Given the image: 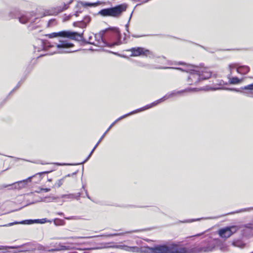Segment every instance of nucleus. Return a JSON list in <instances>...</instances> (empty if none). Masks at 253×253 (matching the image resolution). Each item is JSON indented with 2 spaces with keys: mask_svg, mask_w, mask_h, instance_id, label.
<instances>
[{
  "mask_svg": "<svg viewBox=\"0 0 253 253\" xmlns=\"http://www.w3.org/2000/svg\"><path fill=\"white\" fill-rule=\"evenodd\" d=\"M214 241H216L217 243V244H216V248L219 249V250L222 252H225L227 251V246L221 240L219 239H214Z\"/></svg>",
  "mask_w": 253,
  "mask_h": 253,
  "instance_id": "obj_16",
  "label": "nucleus"
},
{
  "mask_svg": "<svg viewBox=\"0 0 253 253\" xmlns=\"http://www.w3.org/2000/svg\"><path fill=\"white\" fill-rule=\"evenodd\" d=\"M86 196H87V197L88 199H90V197L88 196V195L87 193H86Z\"/></svg>",
  "mask_w": 253,
  "mask_h": 253,
  "instance_id": "obj_45",
  "label": "nucleus"
},
{
  "mask_svg": "<svg viewBox=\"0 0 253 253\" xmlns=\"http://www.w3.org/2000/svg\"><path fill=\"white\" fill-rule=\"evenodd\" d=\"M250 71L249 67L247 66H240L237 67V72L241 75H246Z\"/></svg>",
  "mask_w": 253,
  "mask_h": 253,
  "instance_id": "obj_17",
  "label": "nucleus"
},
{
  "mask_svg": "<svg viewBox=\"0 0 253 253\" xmlns=\"http://www.w3.org/2000/svg\"><path fill=\"white\" fill-rule=\"evenodd\" d=\"M148 0H145L144 2H147Z\"/></svg>",
  "mask_w": 253,
  "mask_h": 253,
  "instance_id": "obj_48",
  "label": "nucleus"
},
{
  "mask_svg": "<svg viewBox=\"0 0 253 253\" xmlns=\"http://www.w3.org/2000/svg\"><path fill=\"white\" fill-rule=\"evenodd\" d=\"M55 45L58 51L55 53H63L71 52L69 49L73 47L74 44L70 42L68 40H60Z\"/></svg>",
  "mask_w": 253,
  "mask_h": 253,
  "instance_id": "obj_9",
  "label": "nucleus"
},
{
  "mask_svg": "<svg viewBox=\"0 0 253 253\" xmlns=\"http://www.w3.org/2000/svg\"><path fill=\"white\" fill-rule=\"evenodd\" d=\"M163 69H175L183 71L190 72L187 79V83L189 84H196L200 81L210 78L211 76V73L208 69L206 68H200L193 67L191 65H188L187 68L183 69L181 68L164 67Z\"/></svg>",
  "mask_w": 253,
  "mask_h": 253,
  "instance_id": "obj_1",
  "label": "nucleus"
},
{
  "mask_svg": "<svg viewBox=\"0 0 253 253\" xmlns=\"http://www.w3.org/2000/svg\"><path fill=\"white\" fill-rule=\"evenodd\" d=\"M109 31L116 33L117 36H120V33L119 29L116 27H111L101 31L98 34L95 35L92 34V35L89 36L87 42L101 47L105 46L112 47L115 45L120 44V43L119 42H115L112 44H108L104 41L103 36L106 32Z\"/></svg>",
  "mask_w": 253,
  "mask_h": 253,
  "instance_id": "obj_3",
  "label": "nucleus"
},
{
  "mask_svg": "<svg viewBox=\"0 0 253 253\" xmlns=\"http://www.w3.org/2000/svg\"><path fill=\"white\" fill-rule=\"evenodd\" d=\"M113 248L120 249L124 251L131 252H139V248L137 247H129L126 245H116L112 247Z\"/></svg>",
  "mask_w": 253,
  "mask_h": 253,
  "instance_id": "obj_13",
  "label": "nucleus"
},
{
  "mask_svg": "<svg viewBox=\"0 0 253 253\" xmlns=\"http://www.w3.org/2000/svg\"><path fill=\"white\" fill-rule=\"evenodd\" d=\"M57 199V197L53 196H50L48 197H45L44 200L43 201L44 202H51Z\"/></svg>",
  "mask_w": 253,
  "mask_h": 253,
  "instance_id": "obj_29",
  "label": "nucleus"
},
{
  "mask_svg": "<svg viewBox=\"0 0 253 253\" xmlns=\"http://www.w3.org/2000/svg\"><path fill=\"white\" fill-rule=\"evenodd\" d=\"M102 139H101V138L99 139V140L98 141V142L96 143V145H95V146L93 148V149H92V150L91 151V152H90V153L89 154V156H88V157L83 162V163H81V164H83V163H85L86 161H87V160L89 158V157L91 156V155H92L93 152L94 151V150L95 149V148L97 147V146H98V145L99 144V143L101 141Z\"/></svg>",
  "mask_w": 253,
  "mask_h": 253,
  "instance_id": "obj_28",
  "label": "nucleus"
},
{
  "mask_svg": "<svg viewBox=\"0 0 253 253\" xmlns=\"http://www.w3.org/2000/svg\"><path fill=\"white\" fill-rule=\"evenodd\" d=\"M49 38H54L58 37L67 38L77 41H82L83 39V33L79 34L77 32L69 31H63L56 33H52L46 35Z\"/></svg>",
  "mask_w": 253,
  "mask_h": 253,
  "instance_id": "obj_6",
  "label": "nucleus"
},
{
  "mask_svg": "<svg viewBox=\"0 0 253 253\" xmlns=\"http://www.w3.org/2000/svg\"><path fill=\"white\" fill-rule=\"evenodd\" d=\"M102 139H101V138L99 139V140L98 141V142L96 143V145H95V146L93 148V149H92V150L91 151V152H90V153L89 154V156H88V157L83 162V163H81V164H83V163H85L86 161H87V160L89 158V157L91 156V155H92L93 152L94 151V150L95 149V148L97 147V146H98V145L99 144V143L101 141Z\"/></svg>",
  "mask_w": 253,
  "mask_h": 253,
  "instance_id": "obj_25",
  "label": "nucleus"
},
{
  "mask_svg": "<svg viewBox=\"0 0 253 253\" xmlns=\"http://www.w3.org/2000/svg\"><path fill=\"white\" fill-rule=\"evenodd\" d=\"M50 171H46L39 172L32 176L29 177L26 180H22V181H20L15 182V183H14L12 184V185H13V187L10 188V189H20V188H23L25 186L27 182H30L31 181V179L34 177L38 178V180L36 182H38L41 180V179H42L41 175L42 174H44V173H48L50 172Z\"/></svg>",
  "mask_w": 253,
  "mask_h": 253,
  "instance_id": "obj_8",
  "label": "nucleus"
},
{
  "mask_svg": "<svg viewBox=\"0 0 253 253\" xmlns=\"http://www.w3.org/2000/svg\"><path fill=\"white\" fill-rule=\"evenodd\" d=\"M238 227L236 226H232L230 227H226L220 229L218 230V234L222 238H229L234 233L236 232L238 230Z\"/></svg>",
  "mask_w": 253,
  "mask_h": 253,
  "instance_id": "obj_10",
  "label": "nucleus"
},
{
  "mask_svg": "<svg viewBox=\"0 0 253 253\" xmlns=\"http://www.w3.org/2000/svg\"><path fill=\"white\" fill-rule=\"evenodd\" d=\"M80 197V193H79L77 196H76L73 194H69L62 195L61 196V198H62L72 199H76L78 200Z\"/></svg>",
  "mask_w": 253,
  "mask_h": 253,
  "instance_id": "obj_19",
  "label": "nucleus"
},
{
  "mask_svg": "<svg viewBox=\"0 0 253 253\" xmlns=\"http://www.w3.org/2000/svg\"><path fill=\"white\" fill-rule=\"evenodd\" d=\"M179 64L182 65V64H184V63H182V62H179Z\"/></svg>",
  "mask_w": 253,
  "mask_h": 253,
  "instance_id": "obj_46",
  "label": "nucleus"
},
{
  "mask_svg": "<svg viewBox=\"0 0 253 253\" xmlns=\"http://www.w3.org/2000/svg\"><path fill=\"white\" fill-rule=\"evenodd\" d=\"M151 253H185L186 248L174 243L159 245L150 248Z\"/></svg>",
  "mask_w": 253,
  "mask_h": 253,
  "instance_id": "obj_4",
  "label": "nucleus"
},
{
  "mask_svg": "<svg viewBox=\"0 0 253 253\" xmlns=\"http://www.w3.org/2000/svg\"><path fill=\"white\" fill-rule=\"evenodd\" d=\"M102 139H101V138L99 139V140L98 141V142L96 143V145H95V146L93 148V149H92V150L91 151V152H90V153L89 154V156H88V157L83 162V163H81V164H83V163H85L86 161H87V160L89 158V157L91 156V155H92L93 152L94 151V150L95 149V148L97 147V146H98V145L99 144V143L101 141Z\"/></svg>",
  "mask_w": 253,
  "mask_h": 253,
  "instance_id": "obj_27",
  "label": "nucleus"
},
{
  "mask_svg": "<svg viewBox=\"0 0 253 253\" xmlns=\"http://www.w3.org/2000/svg\"><path fill=\"white\" fill-rule=\"evenodd\" d=\"M126 29L127 32H128V24H127L126 25Z\"/></svg>",
  "mask_w": 253,
  "mask_h": 253,
  "instance_id": "obj_39",
  "label": "nucleus"
},
{
  "mask_svg": "<svg viewBox=\"0 0 253 253\" xmlns=\"http://www.w3.org/2000/svg\"><path fill=\"white\" fill-rule=\"evenodd\" d=\"M200 90H201V88H188L187 89H184V90H180V91H174L169 94H166V95H165L163 97H162V98L156 101H154V102L149 104V105H147L143 107H142L140 109H137L136 110H134L129 113H128L127 114H126L124 116H121V117L119 118L118 119H117L115 122H114L109 127V128L107 129V130L104 132V133L103 134V135L101 137V139H102L103 138V137L105 136V135L107 134V133L108 132V131L110 130V129L119 121L130 115H132V114H135V113H138V112H141V111H144V110H147L148 109H150L152 107H153L155 106H156L157 105H158L159 103L163 102V101H164L165 100L169 98H171V97H172L175 95H178V94H180L181 93H184V92H187V91H199Z\"/></svg>",
  "mask_w": 253,
  "mask_h": 253,
  "instance_id": "obj_2",
  "label": "nucleus"
},
{
  "mask_svg": "<svg viewBox=\"0 0 253 253\" xmlns=\"http://www.w3.org/2000/svg\"><path fill=\"white\" fill-rule=\"evenodd\" d=\"M232 245L235 247H239L241 248H244L245 246V244L242 241L240 240H237L233 242Z\"/></svg>",
  "mask_w": 253,
  "mask_h": 253,
  "instance_id": "obj_22",
  "label": "nucleus"
},
{
  "mask_svg": "<svg viewBox=\"0 0 253 253\" xmlns=\"http://www.w3.org/2000/svg\"><path fill=\"white\" fill-rule=\"evenodd\" d=\"M90 17L88 16H86L84 17V20H83L84 23H85L86 26L88 23H89L90 21Z\"/></svg>",
  "mask_w": 253,
  "mask_h": 253,
  "instance_id": "obj_30",
  "label": "nucleus"
},
{
  "mask_svg": "<svg viewBox=\"0 0 253 253\" xmlns=\"http://www.w3.org/2000/svg\"><path fill=\"white\" fill-rule=\"evenodd\" d=\"M238 64H232L229 65V69L230 70V74H231V70L233 69L236 68L237 69V67H238Z\"/></svg>",
  "mask_w": 253,
  "mask_h": 253,
  "instance_id": "obj_32",
  "label": "nucleus"
},
{
  "mask_svg": "<svg viewBox=\"0 0 253 253\" xmlns=\"http://www.w3.org/2000/svg\"><path fill=\"white\" fill-rule=\"evenodd\" d=\"M102 139H101V138L99 139V140L98 141V142L96 143V145H95V146L93 148V149H92V150L91 151V152H90V153L89 154V156H88V157L83 162V163H81V164H83V163H85L86 161H87V160L89 158V157L91 156V155H92L93 152L94 151V150L95 149V148L97 147V146H98V145L99 144V143L101 141Z\"/></svg>",
  "mask_w": 253,
  "mask_h": 253,
  "instance_id": "obj_26",
  "label": "nucleus"
},
{
  "mask_svg": "<svg viewBox=\"0 0 253 253\" xmlns=\"http://www.w3.org/2000/svg\"><path fill=\"white\" fill-rule=\"evenodd\" d=\"M73 25L74 26L80 27L82 28H85L86 26L85 23H84L83 20L74 22Z\"/></svg>",
  "mask_w": 253,
  "mask_h": 253,
  "instance_id": "obj_23",
  "label": "nucleus"
},
{
  "mask_svg": "<svg viewBox=\"0 0 253 253\" xmlns=\"http://www.w3.org/2000/svg\"><path fill=\"white\" fill-rule=\"evenodd\" d=\"M243 235L245 236H250L253 235V226L252 224H246L243 230Z\"/></svg>",
  "mask_w": 253,
  "mask_h": 253,
  "instance_id": "obj_14",
  "label": "nucleus"
},
{
  "mask_svg": "<svg viewBox=\"0 0 253 253\" xmlns=\"http://www.w3.org/2000/svg\"><path fill=\"white\" fill-rule=\"evenodd\" d=\"M66 219H74L75 218L73 216H71V217H65Z\"/></svg>",
  "mask_w": 253,
  "mask_h": 253,
  "instance_id": "obj_38",
  "label": "nucleus"
},
{
  "mask_svg": "<svg viewBox=\"0 0 253 253\" xmlns=\"http://www.w3.org/2000/svg\"><path fill=\"white\" fill-rule=\"evenodd\" d=\"M251 209H252V208L244 209L241 210L239 211H237L236 212H243V211H249V210H250Z\"/></svg>",
  "mask_w": 253,
  "mask_h": 253,
  "instance_id": "obj_35",
  "label": "nucleus"
},
{
  "mask_svg": "<svg viewBox=\"0 0 253 253\" xmlns=\"http://www.w3.org/2000/svg\"><path fill=\"white\" fill-rule=\"evenodd\" d=\"M101 4V2L97 1V2L91 3V2H82V5L84 6H96L99 4Z\"/></svg>",
  "mask_w": 253,
  "mask_h": 253,
  "instance_id": "obj_20",
  "label": "nucleus"
},
{
  "mask_svg": "<svg viewBox=\"0 0 253 253\" xmlns=\"http://www.w3.org/2000/svg\"><path fill=\"white\" fill-rule=\"evenodd\" d=\"M221 88H214V89H212V90H215V89H220Z\"/></svg>",
  "mask_w": 253,
  "mask_h": 253,
  "instance_id": "obj_44",
  "label": "nucleus"
},
{
  "mask_svg": "<svg viewBox=\"0 0 253 253\" xmlns=\"http://www.w3.org/2000/svg\"><path fill=\"white\" fill-rule=\"evenodd\" d=\"M41 190H42L45 192H48L50 191V188H41Z\"/></svg>",
  "mask_w": 253,
  "mask_h": 253,
  "instance_id": "obj_36",
  "label": "nucleus"
},
{
  "mask_svg": "<svg viewBox=\"0 0 253 253\" xmlns=\"http://www.w3.org/2000/svg\"><path fill=\"white\" fill-rule=\"evenodd\" d=\"M200 234H197L196 236H200Z\"/></svg>",
  "mask_w": 253,
  "mask_h": 253,
  "instance_id": "obj_50",
  "label": "nucleus"
},
{
  "mask_svg": "<svg viewBox=\"0 0 253 253\" xmlns=\"http://www.w3.org/2000/svg\"><path fill=\"white\" fill-rule=\"evenodd\" d=\"M134 38H139L141 36H136V35H133L132 36Z\"/></svg>",
  "mask_w": 253,
  "mask_h": 253,
  "instance_id": "obj_41",
  "label": "nucleus"
},
{
  "mask_svg": "<svg viewBox=\"0 0 253 253\" xmlns=\"http://www.w3.org/2000/svg\"><path fill=\"white\" fill-rule=\"evenodd\" d=\"M226 89L232 90V91H237V92L239 91V90L238 89L234 88H226Z\"/></svg>",
  "mask_w": 253,
  "mask_h": 253,
  "instance_id": "obj_37",
  "label": "nucleus"
},
{
  "mask_svg": "<svg viewBox=\"0 0 253 253\" xmlns=\"http://www.w3.org/2000/svg\"><path fill=\"white\" fill-rule=\"evenodd\" d=\"M93 39H92V40H91V41H94Z\"/></svg>",
  "mask_w": 253,
  "mask_h": 253,
  "instance_id": "obj_49",
  "label": "nucleus"
},
{
  "mask_svg": "<svg viewBox=\"0 0 253 253\" xmlns=\"http://www.w3.org/2000/svg\"><path fill=\"white\" fill-rule=\"evenodd\" d=\"M64 182V178L59 179L53 186V188H59L60 187Z\"/></svg>",
  "mask_w": 253,
  "mask_h": 253,
  "instance_id": "obj_24",
  "label": "nucleus"
},
{
  "mask_svg": "<svg viewBox=\"0 0 253 253\" xmlns=\"http://www.w3.org/2000/svg\"><path fill=\"white\" fill-rule=\"evenodd\" d=\"M80 12H81V11H80V12H79V11H76V13H75V15L76 16H79V13H80Z\"/></svg>",
  "mask_w": 253,
  "mask_h": 253,
  "instance_id": "obj_40",
  "label": "nucleus"
},
{
  "mask_svg": "<svg viewBox=\"0 0 253 253\" xmlns=\"http://www.w3.org/2000/svg\"><path fill=\"white\" fill-rule=\"evenodd\" d=\"M45 222H46V218H43V219H35V220L29 219V220H23V221H21L20 222H14L9 223L7 224L2 225V226L8 227V226H12V225H15V224H31L35 223L42 224V223H45Z\"/></svg>",
  "mask_w": 253,
  "mask_h": 253,
  "instance_id": "obj_12",
  "label": "nucleus"
},
{
  "mask_svg": "<svg viewBox=\"0 0 253 253\" xmlns=\"http://www.w3.org/2000/svg\"><path fill=\"white\" fill-rule=\"evenodd\" d=\"M243 89L245 90H253V84L245 86L243 87Z\"/></svg>",
  "mask_w": 253,
  "mask_h": 253,
  "instance_id": "obj_31",
  "label": "nucleus"
},
{
  "mask_svg": "<svg viewBox=\"0 0 253 253\" xmlns=\"http://www.w3.org/2000/svg\"><path fill=\"white\" fill-rule=\"evenodd\" d=\"M70 17H71V15H69V16H68V18H67V19H66V20H69V19H70Z\"/></svg>",
  "mask_w": 253,
  "mask_h": 253,
  "instance_id": "obj_43",
  "label": "nucleus"
},
{
  "mask_svg": "<svg viewBox=\"0 0 253 253\" xmlns=\"http://www.w3.org/2000/svg\"><path fill=\"white\" fill-rule=\"evenodd\" d=\"M201 219V218H197V219H190V220H186V221H183L182 222H193V221H198V220H200Z\"/></svg>",
  "mask_w": 253,
  "mask_h": 253,
  "instance_id": "obj_34",
  "label": "nucleus"
},
{
  "mask_svg": "<svg viewBox=\"0 0 253 253\" xmlns=\"http://www.w3.org/2000/svg\"><path fill=\"white\" fill-rule=\"evenodd\" d=\"M242 80H240L237 77H233L229 79V83L230 84H238L241 82Z\"/></svg>",
  "mask_w": 253,
  "mask_h": 253,
  "instance_id": "obj_21",
  "label": "nucleus"
},
{
  "mask_svg": "<svg viewBox=\"0 0 253 253\" xmlns=\"http://www.w3.org/2000/svg\"><path fill=\"white\" fill-rule=\"evenodd\" d=\"M59 215H62L63 213L62 212H60L58 213Z\"/></svg>",
  "mask_w": 253,
  "mask_h": 253,
  "instance_id": "obj_47",
  "label": "nucleus"
},
{
  "mask_svg": "<svg viewBox=\"0 0 253 253\" xmlns=\"http://www.w3.org/2000/svg\"><path fill=\"white\" fill-rule=\"evenodd\" d=\"M137 231V230H131V231H126L125 233L121 232V233H112V234H105V235H102V236L109 237L123 236V235H125V234L132 233L133 232H136Z\"/></svg>",
  "mask_w": 253,
  "mask_h": 253,
  "instance_id": "obj_18",
  "label": "nucleus"
},
{
  "mask_svg": "<svg viewBox=\"0 0 253 253\" xmlns=\"http://www.w3.org/2000/svg\"><path fill=\"white\" fill-rule=\"evenodd\" d=\"M216 241L214 239L208 241L206 246L193 248H186L185 253H208L212 252L216 249Z\"/></svg>",
  "mask_w": 253,
  "mask_h": 253,
  "instance_id": "obj_7",
  "label": "nucleus"
},
{
  "mask_svg": "<svg viewBox=\"0 0 253 253\" xmlns=\"http://www.w3.org/2000/svg\"><path fill=\"white\" fill-rule=\"evenodd\" d=\"M47 181H49V182H51V181H52V179H50V178H49V179H47Z\"/></svg>",
  "mask_w": 253,
  "mask_h": 253,
  "instance_id": "obj_42",
  "label": "nucleus"
},
{
  "mask_svg": "<svg viewBox=\"0 0 253 253\" xmlns=\"http://www.w3.org/2000/svg\"><path fill=\"white\" fill-rule=\"evenodd\" d=\"M32 16L31 13H26V14H22L19 18V21L22 24H25L27 22L30 20V19Z\"/></svg>",
  "mask_w": 253,
  "mask_h": 253,
  "instance_id": "obj_15",
  "label": "nucleus"
},
{
  "mask_svg": "<svg viewBox=\"0 0 253 253\" xmlns=\"http://www.w3.org/2000/svg\"><path fill=\"white\" fill-rule=\"evenodd\" d=\"M129 51L131 52V56H133L141 55L147 56L152 54V52L151 51L141 47L131 48L129 49Z\"/></svg>",
  "mask_w": 253,
  "mask_h": 253,
  "instance_id": "obj_11",
  "label": "nucleus"
},
{
  "mask_svg": "<svg viewBox=\"0 0 253 253\" xmlns=\"http://www.w3.org/2000/svg\"><path fill=\"white\" fill-rule=\"evenodd\" d=\"M8 187H11V188L13 187V185L12 184H2L0 185V190H2L4 188Z\"/></svg>",
  "mask_w": 253,
  "mask_h": 253,
  "instance_id": "obj_33",
  "label": "nucleus"
},
{
  "mask_svg": "<svg viewBox=\"0 0 253 253\" xmlns=\"http://www.w3.org/2000/svg\"><path fill=\"white\" fill-rule=\"evenodd\" d=\"M126 4H121L113 7L103 9L98 12V14L104 17H119L123 12L126 10Z\"/></svg>",
  "mask_w": 253,
  "mask_h": 253,
  "instance_id": "obj_5",
  "label": "nucleus"
}]
</instances>
